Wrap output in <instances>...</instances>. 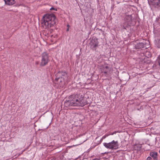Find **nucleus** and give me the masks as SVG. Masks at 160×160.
Here are the masks:
<instances>
[{"label": "nucleus", "mask_w": 160, "mask_h": 160, "mask_svg": "<svg viewBox=\"0 0 160 160\" xmlns=\"http://www.w3.org/2000/svg\"><path fill=\"white\" fill-rule=\"evenodd\" d=\"M69 100L66 101L64 105L66 107L69 106H81L83 107L87 104L83 97L80 94H73L69 97Z\"/></svg>", "instance_id": "nucleus-1"}, {"label": "nucleus", "mask_w": 160, "mask_h": 160, "mask_svg": "<svg viewBox=\"0 0 160 160\" xmlns=\"http://www.w3.org/2000/svg\"><path fill=\"white\" fill-rule=\"evenodd\" d=\"M56 21L54 14H45L43 16L42 20V26L45 28L49 29L55 24Z\"/></svg>", "instance_id": "nucleus-2"}, {"label": "nucleus", "mask_w": 160, "mask_h": 160, "mask_svg": "<svg viewBox=\"0 0 160 160\" xmlns=\"http://www.w3.org/2000/svg\"><path fill=\"white\" fill-rule=\"evenodd\" d=\"M103 144L106 148L111 149H117L118 147V142L114 140L109 143H104Z\"/></svg>", "instance_id": "nucleus-3"}, {"label": "nucleus", "mask_w": 160, "mask_h": 160, "mask_svg": "<svg viewBox=\"0 0 160 160\" xmlns=\"http://www.w3.org/2000/svg\"><path fill=\"white\" fill-rule=\"evenodd\" d=\"M49 61V56L48 53L44 52L42 55V59L40 63V66L43 67L46 65Z\"/></svg>", "instance_id": "nucleus-4"}, {"label": "nucleus", "mask_w": 160, "mask_h": 160, "mask_svg": "<svg viewBox=\"0 0 160 160\" xmlns=\"http://www.w3.org/2000/svg\"><path fill=\"white\" fill-rule=\"evenodd\" d=\"M57 79H59V78L62 77L63 81H67V73L65 72L59 71L56 75Z\"/></svg>", "instance_id": "nucleus-5"}, {"label": "nucleus", "mask_w": 160, "mask_h": 160, "mask_svg": "<svg viewBox=\"0 0 160 160\" xmlns=\"http://www.w3.org/2000/svg\"><path fill=\"white\" fill-rule=\"evenodd\" d=\"M102 72L105 74L106 76L108 74L111 69V68L108 66L107 65L105 64L102 65L101 68Z\"/></svg>", "instance_id": "nucleus-6"}, {"label": "nucleus", "mask_w": 160, "mask_h": 160, "mask_svg": "<svg viewBox=\"0 0 160 160\" xmlns=\"http://www.w3.org/2000/svg\"><path fill=\"white\" fill-rule=\"evenodd\" d=\"M91 45V48L93 50H96V48L98 47V42L97 39H94L91 40L90 43Z\"/></svg>", "instance_id": "nucleus-7"}, {"label": "nucleus", "mask_w": 160, "mask_h": 160, "mask_svg": "<svg viewBox=\"0 0 160 160\" xmlns=\"http://www.w3.org/2000/svg\"><path fill=\"white\" fill-rule=\"evenodd\" d=\"M150 3L155 7H158L160 6V0H150Z\"/></svg>", "instance_id": "nucleus-8"}, {"label": "nucleus", "mask_w": 160, "mask_h": 160, "mask_svg": "<svg viewBox=\"0 0 160 160\" xmlns=\"http://www.w3.org/2000/svg\"><path fill=\"white\" fill-rule=\"evenodd\" d=\"M55 81L57 82L58 84L60 85H62L64 84L67 81H63L62 77L59 78V79H57V77L55 78Z\"/></svg>", "instance_id": "nucleus-9"}, {"label": "nucleus", "mask_w": 160, "mask_h": 160, "mask_svg": "<svg viewBox=\"0 0 160 160\" xmlns=\"http://www.w3.org/2000/svg\"><path fill=\"white\" fill-rule=\"evenodd\" d=\"M146 47L145 42H139L135 46L136 49H140L145 47Z\"/></svg>", "instance_id": "nucleus-10"}, {"label": "nucleus", "mask_w": 160, "mask_h": 160, "mask_svg": "<svg viewBox=\"0 0 160 160\" xmlns=\"http://www.w3.org/2000/svg\"><path fill=\"white\" fill-rule=\"evenodd\" d=\"M157 153L153 152L150 153V155L152 158L153 160H158L157 158Z\"/></svg>", "instance_id": "nucleus-11"}, {"label": "nucleus", "mask_w": 160, "mask_h": 160, "mask_svg": "<svg viewBox=\"0 0 160 160\" xmlns=\"http://www.w3.org/2000/svg\"><path fill=\"white\" fill-rule=\"evenodd\" d=\"M5 3L8 5H11L14 4L16 2L14 0H3Z\"/></svg>", "instance_id": "nucleus-12"}, {"label": "nucleus", "mask_w": 160, "mask_h": 160, "mask_svg": "<svg viewBox=\"0 0 160 160\" xmlns=\"http://www.w3.org/2000/svg\"><path fill=\"white\" fill-rule=\"evenodd\" d=\"M156 45L158 48L160 47V39H159L157 42Z\"/></svg>", "instance_id": "nucleus-13"}, {"label": "nucleus", "mask_w": 160, "mask_h": 160, "mask_svg": "<svg viewBox=\"0 0 160 160\" xmlns=\"http://www.w3.org/2000/svg\"><path fill=\"white\" fill-rule=\"evenodd\" d=\"M125 18L126 19H128V21L129 22L130 20H131V16H128L126 17Z\"/></svg>", "instance_id": "nucleus-14"}, {"label": "nucleus", "mask_w": 160, "mask_h": 160, "mask_svg": "<svg viewBox=\"0 0 160 160\" xmlns=\"http://www.w3.org/2000/svg\"><path fill=\"white\" fill-rule=\"evenodd\" d=\"M50 10H55V11H57V9L56 8H54L52 7V8L50 9Z\"/></svg>", "instance_id": "nucleus-15"}, {"label": "nucleus", "mask_w": 160, "mask_h": 160, "mask_svg": "<svg viewBox=\"0 0 160 160\" xmlns=\"http://www.w3.org/2000/svg\"><path fill=\"white\" fill-rule=\"evenodd\" d=\"M147 160H152V159L151 157H148L147 158Z\"/></svg>", "instance_id": "nucleus-16"}, {"label": "nucleus", "mask_w": 160, "mask_h": 160, "mask_svg": "<svg viewBox=\"0 0 160 160\" xmlns=\"http://www.w3.org/2000/svg\"><path fill=\"white\" fill-rule=\"evenodd\" d=\"M158 62L159 65L160 66V56H159L158 57Z\"/></svg>", "instance_id": "nucleus-17"}, {"label": "nucleus", "mask_w": 160, "mask_h": 160, "mask_svg": "<svg viewBox=\"0 0 160 160\" xmlns=\"http://www.w3.org/2000/svg\"><path fill=\"white\" fill-rule=\"evenodd\" d=\"M22 4H17L16 5V6L17 7H19L20 6H22Z\"/></svg>", "instance_id": "nucleus-18"}, {"label": "nucleus", "mask_w": 160, "mask_h": 160, "mask_svg": "<svg viewBox=\"0 0 160 160\" xmlns=\"http://www.w3.org/2000/svg\"><path fill=\"white\" fill-rule=\"evenodd\" d=\"M67 27H68V28H69V27H70V26H69V25H68V24L67 25Z\"/></svg>", "instance_id": "nucleus-19"}, {"label": "nucleus", "mask_w": 160, "mask_h": 160, "mask_svg": "<svg viewBox=\"0 0 160 160\" xmlns=\"http://www.w3.org/2000/svg\"><path fill=\"white\" fill-rule=\"evenodd\" d=\"M69 28H67V31H68V30H69Z\"/></svg>", "instance_id": "nucleus-20"}, {"label": "nucleus", "mask_w": 160, "mask_h": 160, "mask_svg": "<svg viewBox=\"0 0 160 160\" xmlns=\"http://www.w3.org/2000/svg\"><path fill=\"white\" fill-rule=\"evenodd\" d=\"M159 18L160 19V15L159 16Z\"/></svg>", "instance_id": "nucleus-21"}]
</instances>
